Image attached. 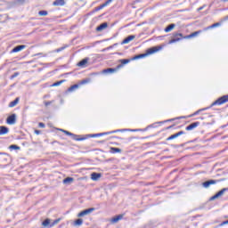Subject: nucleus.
I'll list each match as a JSON object with an SVG mask.
<instances>
[{
    "label": "nucleus",
    "mask_w": 228,
    "mask_h": 228,
    "mask_svg": "<svg viewBox=\"0 0 228 228\" xmlns=\"http://www.w3.org/2000/svg\"><path fill=\"white\" fill-rule=\"evenodd\" d=\"M163 47H165L164 45L150 47L146 50L145 53L137 54L133 56L132 58H145L146 56H149L151 54H156V53H159V51H162Z\"/></svg>",
    "instance_id": "nucleus-1"
},
{
    "label": "nucleus",
    "mask_w": 228,
    "mask_h": 228,
    "mask_svg": "<svg viewBox=\"0 0 228 228\" xmlns=\"http://www.w3.org/2000/svg\"><path fill=\"white\" fill-rule=\"evenodd\" d=\"M121 64H119L117 69L109 68L102 70V74H113V72H117L118 69H121L122 65H126V63H129L131 61L129 59L121 60Z\"/></svg>",
    "instance_id": "nucleus-2"
},
{
    "label": "nucleus",
    "mask_w": 228,
    "mask_h": 228,
    "mask_svg": "<svg viewBox=\"0 0 228 228\" xmlns=\"http://www.w3.org/2000/svg\"><path fill=\"white\" fill-rule=\"evenodd\" d=\"M183 38H184V37H183L182 33H174L169 44H175V42H179L180 40H183Z\"/></svg>",
    "instance_id": "nucleus-3"
},
{
    "label": "nucleus",
    "mask_w": 228,
    "mask_h": 228,
    "mask_svg": "<svg viewBox=\"0 0 228 228\" xmlns=\"http://www.w3.org/2000/svg\"><path fill=\"white\" fill-rule=\"evenodd\" d=\"M225 102H228V95H224L219 99H217L216 102L212 103V106H220L222 104H225Z\"/></svg>",
    "instance_id": "nucleus-4"
},
{
    "label": "nucleus",
    "mask_w": 228,
    "mask_h": 228,
    "mask_svg": "<svg viewBox=\"0 0 228 228\" xmlns=\"http://www.w3.org/2000/svg\"><path fill=\"white\" fill-rule=\"evenodd\" d=\"M88 65H90V61H88V59H83L77 63V67H79L80 69H86Z\"/></svg>",
    "instance_id": "nucleus-5"
},
{
    "label": "nucleus",
    "mask_w": 228,
    "mask_h": 228,
    "mask_svg": "<svg viewBox=\"0 0 228 228\" xmlns=\"http://www.w3.org/2000/svg\"><path fill=\"white\" fill-rule=\"evenodd\" d=\"M227 190H228V188L222 189L216 195L212 196L210 198V200H216V199H220V197H222V195H224V193H225V191H227Z\"/></svg>",
    "instance_id": "nucleus-6"
},
{
    "label": "nucleus",
    "mask_w": 228,
    "mask_h": 228,
    "mask_svg": "<svg viewBox=\"0 0 228 228\" xmlns=\"http://www.w3.org/2000/svg\"><path fill=\"white\" fill-rule=\"evenodd\" d=\"M16 118H17V115L12 114L7 118L6 123L9 124V126H13V124H15L17 120Z\"/></svg>",
    "instance_id": "nucleus-7"
},
{
    "label": "nucleus",
    "mask_w": 228,
    "mask_h": 228,
    "mask_svg": "<svg viewBox=\"0 0 228 228\" xmlns=\"http://www.w3.org/2000/svg\"><path fill=\"white\" fill-rule=\"evenodd\" d=\"M94 211H95V208H91L86 209V210L78 213L77 216L78 217L86 216V215H90V213H94Z\"/></svg>",
    "instance_id": "nucleus-8"
},
{
    "label": "nucleus",
    "mask_w": 228,
    "mask_h": 228,
    "mask_svg": "<svg viewBox=\"0 0 228 228\" xmlns=\"http://www.w3.org/2000/svg\"><path fill=\"white\" fill-rule=\"evenodd\" d=\"M217 183H220V180H209V181L204 182L202 183V186L204 188H209L210 184H216Z\"/></svg>",
    "instance_id": "nucleus-9"
},
{
    "label": "nucleus",
    "mask_w": 228,
    "mask_h": 228,
    "mask_svg": "<svg viewBox=\"0 0 228 228\" xmlns=\"http://www.w3.org/2000/svg\"><path fill=\"white\" fill-rule=\"evenodd\" d=\"M134 38H136V36L134 35H130L128 37H126L122 42V45H124L125 44H129V42L134 40Z\"/></svg>",
    "instance_id": "nucleus-10"
},
{
    "label": "nucleus",
    "mask_w": 228,
    "mask_h": 228,
    "mask_svg": "<svg viewBox=\"0 0 228 228\" xmlns=\"http://www.w3.org/2000/svg\"><path fill=\"white\" fill-rule=\"evenodd\" d=\"M102 177V175L101 173H92L91 174V179L92 181H99V179Z\"/></svg>",
    "instance_id": "nucleus-11"
},
{
    "label": "nucleus",
    "mask_w": 228,
    "mask_h": 228,
    "mask_svg": "<svg viewBox=\"0 0 228 228\" xmlns=\"http://www.w3.org/2000/svg\"><path fill=\"white\" fill-rule=\"evenodd\" d=\"M22 49H26V45H20L15 46V47L11 51V53H19L20 51H22Z\"/></svg>",
    "instance_id": "nucleus-12"
},
{
    "label": "nucleus",
    "mask_w": 228,
    "mask_h": 228,
    "mask_svg": "<svg viewBox=\"0 0 228 228\" xmlns=\"http://www.w3.org/2000/svg\"><path fill=\"white\" fill-rule=\"evenodd\" d=\"M53 6H65V0H55Z\"/></svg>",
    "instance_id": "nucleus-13"
},
{
    "label": "nucleus",
    "mask_w": 228,
    "mask_h": 228,
    "mask_svg": "<svg viewBox=\"0 0 228 228\" xmlns=\"http://www.w3.org/2000/svg\"><path fill=\"white\" fill-rule=\"evenodd\" d=\"M219 26H222V23H220V22L214 23V24L205 28L204 31H208V29H213L215 28H219Z\"/></svg>",
    "instance_id": "nucleus-14"
},
{
    "label": "nucleus",
    "mask_w": 228,
    "mask_h": 228,
    "mask_svg": "<svg viewBox=\"0 0 228 228\" xmlns=\"http://www.w3.org/2000/svg\"><path fill=\"white\" fill-rule=\"evenodd\" d=\"M106 28H108V22H103L96 28V31H102L103 29H106Z\"/></svg>",
    "instance_id": "nucleus-15"
},
{
    "label": "nucleus",
    "mask_w": 228,
    "mask_h": 228,
    "mask_svg": "<svg viewBox=\"0 0 228 228\" xmlns=\"http://www.w3.org/2000/svg\"><path fill=\"white\" fill-rule=\"evenodd\" d=\"M9 129L6 126H0V136H3V134H8Z\"/></svg>",
    "instance_id": "nucleus-16"
},
{
    "label": "nucleus",
    "mask_w": 228,
    "mask_h": 228,
    "mask_svg": "<svg viewBox=\"0 0 228 228\" xmlns=\"http://www.w3.org/2000/svg\"><path fill=\"white\" fill-rule=\"evenodd\" d=\"M199 124H200L199 122H195V123L189 125L186 127V131H191L192 129H195V127H197L199 126Z\"/></svg>",
    "instance_id": "nucleus-17"
},
{
    "label": "nucleus",
    "mask_w": 228,
    "mask_h": 228,
    "mask_svg": "<svg viewBox=\"0 0 228 228\" xmlns=\"http://www.w3.org/2000/svg\"><path fill=\"white\" fill-rule=\"evenodd\" d=\"M174 28H175V24L171 23V24H169V25L164 29V31H165L166 33H170V31H172V29H174Z\"/></svg>",
    "instance_id": "nucleus-18"
},
{
    "label": "nucleus",
    "mask_w": 228,
    "mask_h": 228,
    "mask_svg": "<svg viewBox=\"0 0 228 228\" xmlns=\"http://www.w3.org/2000/svg\"><path fill=\"white\" fill-rule=\"evenodd\" d=\"M123 217H124V216H122V215L117 216L111 219V223L117 224V222H119V220H122Z\"/></svg>",
    "instance_id": "nucleus-19"
},
{
    "label": "nucleus",
    "mask_w": 228,
    "mask_h": 228,
    "mask_svg": "<svg viewBox=\"0 0 228 228\" xmlns=\"http://www.w3.org/2000/svg\"><path fill=\"white\" fill-rule=\"evenodd\" d=\"M71 183H74V178L72 177H67L63 180V184H71Z\"/></svg>",
    "instance_id": "nucleus-20"
},
{
    "label": "nucleus",
    "mask_w": 228,
    "mask_h": 228,
    "mask_svg": "<svg viewBox=\"0 0 228 228\" xmlns=\"http://www.w3.org/2000/svg\"><path fill=\"white\" fill-rule=\"evenodd\" d=\"M17 104H19V98H16L14 101L11 102L9 108H14V106H17Z\"/></svg>",
    "instance_id": "nucleus-21"
},
{
    "label": "nucleus",
    "mask_w": 228,
    "mask_h": 228,
    "mask_svg": "<svg viewBox=\"0 0 228 228\" xmlns=\"http://www.w3.org/2000/svg\"><path fill=\"white\" fill-rule=\"evenodd\" d=\"M118 131H120V130H115V131L109 132V133L97 134H94L93 136L94 137H95V136H104V134H111V133H118Z\"/></svg>",
    "instance_id": "nucleus-22"
},
{
    "label": "nucleus",
    "mask_w": 228,
    "mask_h": 228,
    "mask_svg": "<svg viewBox=\"0 0 228 228\" xmlns=\"http://www.w3.org/2000/svg\"><path fill=\"white\" fill-rule=\"evenodd\" d=\"M74 225L78 226V227H79L80 225H83V219L79 218V219L76 220V221L74 222Z\"/></svg>",
    "instance_id": "nucleus-23"
},
{
    "label": "nucleus",
    "mask_w": 228,
    "mask_h": 228,
    "mask_svg": "<svg viewBox=\"0 0 228 228\" xmlns=\"http://www.w3.org/2000/svg\"><path fill=\"white\" fill-rule=\"evenodd\" d=\"M199 31L193 32L191 34H190L189 36H185L184 38H193V37H197V35H199Z\"/></svg>",
    "instance_id": "nucleus-24"
},
{
    "label": "nucleus",
    "mask_w": 228,
    "mask_h": 228,
    "mask_svg": "<svg viewBox=\"0 0 228 228\" xmlns=\"http://www.w3.org/2000/svg\"><path fill=\"white\" fill-rule=\"evenodd\" d=\"M77 88H79V86L74 85V86H71L68 89V91H69V92H74L75 90H77Z\"/></svg>",
    "instance_id": "nucleus-25"
},
{
    "label": "nucleus",
    "mask_w": 228,
    "mask_h": 228,
    "mask_svg": "<svg viewBox=\"0 0 228 228\" xmlns=\"http://www.w3.org/2000/svg\"><path fill=\"white\" fill-rule=\"evenodd\" d=\"M67 47H69V45H66L64 46H61V48L54 50L53 53H61V51H63L64 49H67Z\"/></svg>",
    "instance_id": "nucleus-26"
},
{
    "label": "nucleus",
    "mask_w": 228,
    "mask_h": 228,
    "mask_svg": "<svg viewBox=\"0 0 228 228\" xmlns=\"http://www.w3.org/2000/svg\"><path fill=\"white\" fill-rule=\"evenodd\" d=\"M50 224H51V220H50V219H46V220H45V221L42 223V225H43L44 227H47V226H49Z\"/></svg>",
    "instance_id": "nucleus-27"
},
{
    "label": "nucleus",
    "mask_w": 228,
    "mask_h": 228,
    "mask_svg": "<svg viewBox=\"0 0 228 228\" xmlns=\"http://www.w3.org/2000/svg\"><path fill=\"white\" fill-rule=\"evenodd\" d=\"M38 15H40L41 17H45L46 15H48V12L47 11H39Z\"/></svg>",
    "instance_id": "nucleus-28"
},
{
    "label": "nucleus",
    "mask_w": 228,
    "mask_h": 228,
    "mask_svg": "<svg viewBox=\"0 0 228 228\" xmlns=\"http://www.w3.org/2000/svg\"><path fill=\"white\" fill-rule=\"evenodd\" d=\"M61 131L62 133H64V134H67L68 136H76V135H74V134H72V133H70V132H69L67 130L61 129Z\"/></svg>",
    "instance_id": "nucleus-29"
},
{
    "label": "nucleus",
    "mask_w": 228,
    "mask_h": 228,
    "mask_svg": "<svg viewBox=\"0 0 228 228\" xmlns=\"http://www.w3.org/2000/svg\"><path fill=\"white\" fill-rule=\"evenodd\" d=\"M102 8H106L103 4H101L100 6L95 7L94 12H99V11L102 10Z\"/></svg>",
    "instance_id": "nucleus-30"
},
{
    "label": "nucleus",
    "mask_w": 228,
    "mask_h": 228,
    "mask_svg": "<svg viewBox=\"0 0 228 228\" xmlns=\"http://www.w3.org/2000/svg\"><path fill=\"white\" fill-rule=\"evenodd\" d=\"M111 152L113 153L122 152V150H120V148H111Z\"/></svg>",
    "instance_id": "nucleus-31"
},
{
    "label": "nucleus",
    "mask_w": 228,
    "mask_h": 228,
    "mask_svg": "<svg viewBox=\"0 0 228 228\" xmlns=\"http://www.w3.org/2000/svg\"><path fill=\"white\" fill-rule=\"evenodd\" d=\"M178 136H179V135H178L177 134H175L169 136V137L167 138V140H174V139L177 138Z\"/></svg>",
    "instance_id": "nucleus-32"
},
{
    "label": "nucleus",
    "mask_w": 228,
    "mask_h": 228,
    "mask_svg": "<svg viewBox=\"0 0 228 228\" xmlns=\"http://www.w3.org/2000/svg\"><path fill=\"white\" fill-rule=\"evenodd\" d=\"M110 3H113V0H107L105 3H103V6H108V4H110Z\"/></svg>",
    "instance_id": "nucleus-33"
},
{
    "label": "nucleus",
    "mask_w": 228,
    "mask_h": 228,
    "mask_svg": "<svg viewBox=\"0 0 228 228\" xmlns=\"http://www.w3.org/2000/svg\"><path fill=\"white\" fill-rule=\"evenodd\" d=\"M19 76V72H15L13 75H12L11 79H13Z\"/></svg>",
    "instance_id": "nucleus-34"
},
{
    "label": "nucleus",
    "mask_w": 228,
    "mask_h": 228,
    "mask_svg": "<svg viewBox=\"0 0 228 228\" xmlns=\"http://www.w3.org/2000/svg\"><path fill=\"white\" fill-rule=\"evenodd\" d=\"M53 102H44L45 106H50V104H53Z\"/></svg>",
    "instance_id": "nucleus-35"
},
{
    "label": "nucleus",
    "mask_w": 228,
    "mask_h": 228,
    "mask_svg": "<svg viewBox=\"0 0 228 228\" xmlns=\"http://www.w3.org/2000/svg\"><path fill=\"white\" fill-rule=\"evenodd\" d=\"M10 149H16V150H19V149H20L19 146H17V145H11L10 146Z\"/></svg>",
    "instance_id": "nucleus-36"
},
{
    "label": "nucleus",
    "mask_w": 228,
    "mask_h": 228,
    "mask_svg": "<svg viewBox=\"0 0 228 228\" xmlns=\"http://www.w3.org/2000/svg\"><path fill=\"white\" fill-rule=\"evenodd\" d=\"M62 83V81L56 82L53 85V86H60V85Z\"/></svg>",
    "instance_id": "nucleus-37"
},
{
    "label": "nucleus",
    "mask_w": 228,
    "mask_h": 228,
    "mask_svg": "<svg viewBox=\"0 0 228 228\" xmlns=\"http://www.w3.org/2000/svg\"><path fill=\"white\" fill-rule=\"evenodd\" d=\"M38 126L44 128V127H45V124H44V123H39V124H38Z\"/></svg>",
    "instance_id": "nucleus-38"
},
{
    "label": "nucleus",
    "mask_w": 228,
    "mask_h": 228,
    "mask_svg": "<svg viewBox=\"0 0 228 228\" xmlns=\"http://www.w3.org/2000/svg\"><path fill=\"white\" fill-rule=\"evenodd\" d=\"M176 134H178V136H181V134H184V132L180 131V132L176 133Z\"/></svg>",
    "instance_id": "nucleus-39"
},
{
    "label": "nucleus",
    "mask_w": 228,
    "mask_h": 228,
    "mask_svg": "<svg viewBox=\"0 0 228 228\" xmlns=\"http://www.w3.org/2000/svg\"><path fill=\"white\" fill-rule=\"evenodd\" d=\"M227 224H228V220H227V221L223 222V223L221 224V225H227Z\"/></svg>",
    "instance_id": "nucleus-40"
},
{
    "label": "nucleus",
    "mask_w": 228,
    "mask_h": 228,
    "mask_svg": "<svg viewBox=\"0 0 228 228\" xmlns=\"http://www.w3.org/2000/svg\"><path fill=\"white\" fill-rule=\"evenodd\" d=\"M60 222V219H57L53 222V225H56V224H58Z\"/></svg>",
    "instance_id": "nucleus-41"
},
{
    "label": "nucleus",
    "mask_w": 228,
    "mask_h": 228,
    "mask_svg": "<svg viewBox=\"0 0 228 228\" xmlns=\"http://www.w3.org/2000/svg\"><path fill=\"white\" fill-rule=\"evenodd\" d=\"M201 10H204V6H200V8H198V12H200Z\"/></svg>",
    "instance_id": "nucleus-42"
},
{
    "label": "nucleus",
    "mask_w": 228,
    "mask_h": 228,
    "mask_svg": "<svg viewBox=\"0 0 228 228\" xmlns=\"http://www.w3.org/2000/svg\"><path fill=\"white\" fill-rule=\"evenodd\" d=\"M35 133L36 134H40V130H36Z\"/></svg>",
    "instance_id": "nucleus-43"
},
{
    "label": "nucleus",
    "mask_w": 228,
    "mask_h": 228,
    "mask_svg": "<svg viewBox=\"0 0 228 228\" xmlns=\"http://www.w3.org/2000/svg\"><path fill=\"white\" fill-rule=\"evenodd\" d=\"M198 113H200V110L196 111L194 115H197Z\"/></svg>",
    "instance_id": "nucleus-44"
},
{
    "label": "nucleus",
    "mask_w": 228,
    "mask_h": 228,
    "mask_svg": "<svg viewBox=\"0 0 228 228\" xmlns=\"http://www.w3.org/2000/svg\"><path fill=\"white\" fill-rule=\"evenodd\" d=\"M224 3H227L228 0H223Z\"/></svg>",
    "instance_id": "nucleus-45"
},
{
    "label": "nucleus",
    "mask_w": 228,
    "mask_h": 228,
    "mask_svg": "<svg viewBox=\"0 0 228 228\" xmlns=\"http://www.w3.org/2000/svg\"><path fill=\"white\" fill-rule=\"evenodd\" d=\"M132 60H136V58H134V59H132Z\"/></svg>",
    "instance_id": "nucleus-46"
}]
</instances>
